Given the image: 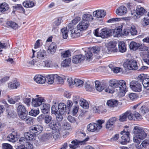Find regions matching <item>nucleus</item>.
<instances>
[{
    "instance_id": "1",
    "label": "nucleus",
    "mask_w": 149,
    "mask_h": 149,
    "mask_svg": "<svg viewBox=\"0 0 149 149\" xmlns=\"http://www.w3.org/2000/svg\"><path fill=\"white\" fill-rule=\"evenodd\" d=\"M43 130L42 126L40 125H34L31 127L30 128L29 131L25 133L24 137L20 138V141L25 142L26 139H29L30 140H34L36 136L40 133Z\"/></svg>"
},
{
    "instance_id": "2",
    "label": "nucleus",
    "mask_w": 149,
    "mask_h": 149,
    "mask_svg": "<svg viewBox=\"0 0 149 149\" xmlns=\"http://www.w3.org/2000/svg\"><path fill=\"white\" fill-rule=\"evenodd\" d=\"M109 85L113 88H118V94L120 97L124 96L127 91L126 82L123 80H111L109 82Z\"/></svg>"
},
{
    "instance_id": "3",
    "label": "nucleus",
    "mask_w": 149,
    "mask_h": 149,
    "mask_svg": "<svg viewBox=\"0 0 149 149\" xmlns=\"http://www.w3.org/2000/svg\"><path fill=\"white\" fill-rule=\"evenodd\" d=\"M132 133L134 134L133 140L135 143H139L141 141L145 139L147 136V134L141 127L134 126L132 131Z\"/></svg>"
},
{
    "instance_id": "4",
    "label": "nucleus",
    "mask_w": 149,
    "mask_h": 149,
    "mask_svg": "<svg viewBox=\"0 0 149 149\" xmlns=\"http://www.w3.org/2000/svg\"><path fill=\"white\" fill-rule=\"evenodd\" d=\"M96 123H92L87 126V130L89 132L98 133L102 128V124L104 122V120H98L96 121Z\"/></svg>"
},
{
    "instance_id": "5",
    "label": "nucleus",
    "mask_w": 149,
    "mask_h": 149,
    "mask_svg": "<svg viewBox=\"0 0 149 149\" xmlns=\"http://www.w3.org/2000/svg\"><path fill=\"white\" fill-rule=\"evenodd\" d=\"M56 122L54 120H52L51 123L49 124V126L51 129L52 130L50 132L52 134V137L55 139L58 138L60 135V130L58 127L57 125H56Z\"/></svg>"
},
{
    "instance_id": "6",
    "label": "nucleus",
    "mask_w": 149,
    "mask_h": 149,
    "mask_svg": "<svg viewBox=\"0 0 149 149\" xmlns=\"http://www.w3.org/2000/svg\"><path fill=\"white\" fill-rule=\"evenodd\" d=\"M94 34L95 36L101 37L102 38H107L111 35V31H108L106 28H103L101 30L97 28L95 30Z\"/></svg>"
},
{
    "instance_id": "7",
    "label": "nucleus",
    "mask_w": 149,
    "mask_h": 149,
    "mask_svg": "<svg viewBox=\"0 0 149 149\" xmlns=\"http://www.w3.org/2000/svg\"><path fill=\"white\" fill-rule=\"evenodd\" d=\"M123 66L130 70H137L139 68L137 61L134 59L127 60L124 62Z\"/></svg>"
},
{
    "instance_id": "8",
    "label": "nucleus",
    "mask_w": 149,
    "mask_h": 149,
    "mask_svg": "<svg viewBox=\"0 0 149 149\" xmlns=\"http://www.w3.org/2000/svg\"><path fill=\"white\" fill-rule=\"evenodd\" d=\"M123 135L121 137L120 142L122 145H125L128 143L130 141V130L128 131L124 129L120 132Z\"/></svg>"
},
{
    "instance_id": "9",
    "label": "nucleus",
    "mask_w": 149,
    "mask_h": 149,
    "mask_svg": "<svg viewBox=\"0 0 149 149\" xmlns=\"http://www.w3.org/2000/svg\"><path fill=\"white\" fill-rule=\"evenodd\" d=\"M137 79L142 81L144 87L149 90V76L146 74H141L138 76Z\"/></svg>"
},
{
    "instance_id": "10",
    "label": "nucleus",
    "mask_w": 149,
    "mask_h": 149,
    "mask_svg": "<svg viewBox=\"0 0 149 149\" xmlns=\"http://www.w3.org/2000/svg\"><path fill=\"white\" fill-rule=\"evenodd\" d=\"M131 89L135 92H140L142 91V86L141 83L136 81H132L130 83Z\"/></svg>"
},
{
    "instance_id": "11",
    "label": "nucleus",
    "mask_w": 149,
    "mask_h": 149,
    "mask_svg": "<svg viewBox=\"0 0 149 149\" xmlns=\"http://www.w3.org/2000/svg\"><path fill=\"white\" fill-rule=\"evenodd\" d=\"M48 83L52 84L54 82V80L62 82L63 81L62 78L57 74H52L49 75L47 77Z\"/></svg>"
},
{
    "instance_id": "12",
    "label": "nucleus",
    "mask_w": 149,
    "mask_h": 149,
    "mask_svg": "<svg viewBox=\"0 0 149 149\" xmlns=\"http://www.w3.org/2000/svg\"><path fill=\"white\" fill-rule=\"evenodd\" d=\"M117 120V118L116 117H112L110 118L106 122V128L109 130H112L114 127L115 123Z\"/></svg>"
},
{
    "instance_id": "13",
    "label": "nucleus",
    "mask_w": 149,
    "mask_h": 149,
    "mask_svg": "<svg viewBox=\"0 0 149 149\" xmlns=\"http://www.w3.org/2000/svg\"><path fill=\"white\" fill-rule=\"evenodd\" d=\"M89 139V136H87L86 138L82 141H73L71 142L72 144H70L69 146L71 148L75 149L78 147L79 144H83L85 143L86 142L88 141Z\"/></svg>"
},
{
    "instance_id": "14",
    "label": "nucleus",
    "mask_w": 149,
    "mask_h": 149,
    "mask_svg": "<svg viewBox=\"0 0 149 149\" xmlns=\"http://www.w3.org/2000/svg\"><path fill=\"white\" fill-rule=\"evenodd\" d=\"M116 42L114 41H110L107 44L108 53L116 52L117 51V48L116 47Z\"/></svg>"
},
{
    "instance_id": "15",
    "label": "nucleus",
    "mask_w": 149,
    "mask_h": 149,
    "mask_svg": "<svg viewBox=\"0 0 149 149\" xmlns=\"http://www.w3.org/2000/svg\"><path fill=\"white\" fill-rule=\"evenodd\" d=\"M45 101L44 98L42 97H39L35 98H33L32 100L31 105L33 107H39Z\"/></svg>"
},
{
    "instance_id": "16",
    "label": "nucleus",
    "mask_w": 149,
    "mask_h": 149,
    "mask_svg": "<svg viewBox=\"0 0 149 149\" xmlns=\"http://www.w3.org/2000/svg\"><path fill=\"white\" fill-rule=\"evenodd\" d=\"M55 125H56L61 131H63L66 130H70L71 127L70 124L68 123H64L62 122H56Z\"/></svg>"
},
{
    "instance_id": "17",
    "label": "nucleus",
    "mask_w": 149,
    "mask_h": 149,
    "mask_svg": "<svg viewBox=\"0 0 149 149\" xmlns=\"http://www.w3.org/2000/svg\"><path fill=\"white\" fill-rule=\"evenodd\" d=\"M59 113L61 114H65L67 113H69V109H68L66 107V105L64 103H60L58 105Z\"/></svg>"
},
{
    "instance_id": "18",
    "label": "nucleus",
    "mask_w": 149,
    "mask_h": 149,
    "mask_svg": "<svg viewBox=\"0 0 149 149\" xmlns=\"http://www.w3.org/2000/svg\"><path fill=\"white\" fill-rule=\"evenodd\" d=\"M89 26V24L88 22L82 20L78 24L77 26V28L81 32L86 30Z\"/></svg>"
},
{
    "instance_id": "19",
    "label": "nucleus",
    "mask_w": 149,
    "mask_h": 149,
    "mask_svg": "<svg viewBox=\"0 0 149 149\" xmlns=\"http://www.w3.org/2000/svg\"><path fill=\"white\" fill-rule=\"evenodd\" d=\"M127 11L126 7L124 6H121L117 8L116 13L117 15L119 16H122L126 14Z\"/></svg>"
},
{
    "instance_id": "20",
    "label": "nucleus",
    "mask_w": 149,
    "mask_h": 149,
    "mask_svg": "<svg viewBox=\"0 0 149 149\" xmlns=\"http://www.w3.org/2000/svg\"><path fill=\"white\" fill-rule=\"evenodd\" d=\"M93 15L97 18L104 17L106 15V12L103 10H97L93 12Z\"/></svg>"
},
{
    "instance_id": "21",
    "label": "nucleus",
    "mask_w": 149,
    "mask_h": 149,
    "mask_svg": "<svg viewBox=\"0 0 149 149\" xmlns=\"http://www.w3.org/2000/svg\"><path fill=\"white\" fill-rule=\"evenodd\" d=\"M17 137V134L16 131L13 132L9 134L7 137V140L12 142H15L16 141L15 139Z\"/></svg>"
},
{
    "instance_id": "22",
    "label": "nucleus",
    "mask_w": 149,
    "mask_h": 149,
    "mask_svg": "<svg viewBox=\"0 0 149 149\" xmlns=\"http://www.w3.org/2000/svg\"><path fill=\"white\" fill-rule=\"evenodd\" d=\"M61 22V18H57L52 24V31H55L58 28V26L60 25Z\"/></svg>"
},
{
    "instance_id": "23",
    "label": "nucleus",
    "mask_w": 149,
    "mask_h": 149,
    "mask_svg": "<svg viewBox=\"0 0 149 149\" xmlns=\"http://www.w3.org/2000/svg\"><path fill=\"white\" fill-rule=\"evenodd\" d=\"M71 36L73 38L79 37L81 35V31L77 28L74 29L70 31Z\"/></svg>"
},
{
    "instance_id": "24",
    "label": "nucleus",
    "mask_w": 149,
    "mask_h": 149,
    "mask_svg": "<svg viewBox=\"0 0 149 149\" xmlns=\"http://www.w3.org/2000/svg\"><path fill=\"white\" fill-rule=\"evenodd\" d=\"M34 79L36 82L40 84L44 83L46 81L45 77L40 75H36L34 77Z\"/></svg>"
},
{
    "instance_id": "25",
    "label": "nucleus",
    "mask_w": 149,
    "mask_h": 149,
    "mask_svg": "<svg viewBox=\"0 0 149 149\" xmlns=\"http://www.w3.org/2000/svg\"><path fill=\"white\" fill-rule=\"evenodd\" d=\"M95 88L96 90L99 92L102 91L105 89V84L101 83L98 81L96 80L95 81Z\"/></svg>"
},
{
    "instance_id": "26",
    "label": "nucleus",
    "mask_w": 149,
    "mask_h": 149,
    "mask_svg": "<svg viewBox=\"0 0 149 149\" xmlns=\"http://www.w3.org/2000/svg\"><path fill=\"white\" fill-rule=\"evenodd\" d=\"M31 98L30 95L26 94L24 97L22 99L23 103L25 104L27 106L29 107L30 106Z\"/></svg>"
},
{
    "instance_id": "27",
    "label": "nucleus",
    "mask_w": 149,
    "mask_h": 149,
    "mask_svg": "<svg viewBox=\"0 0 149 149\" xmlns=\"http://www.w3.org/2000/svg\"><path fill=\"white\" fill-rule=\"evenodd\" d=\"M57 48V45L56 43L52 42L49 47L48 52L51 54H54L56 52Z\"/></svg>"
},
{
    "instance_id": "28",
    "label": "nucleus",
    "mask_w": 149,
    "mask_h": 149,
    "mask_svg": "<svg viewBox=\"0 0 149 149\" xmlns=\"http://www.w3.org/2000/svg\"><path fill=\"white\" fill-rule=\"evenodd\" d=\"M46 51L43 50H41L38 52L37 53V60L39 59L42 60L46 56Z\"/></svg>"
},
{
    "instance_id": "29",
    "label": "nucleus",
    "mask_w": 149,
    "mask_h": 149,
    "mask_svg": "<svg viewBox=\"0 0 149 149\" xmlns=\"http://www.w3.org/2000/svg\"><path fill=\"white\" fill-rule=\"evenodd\" d=\"M84 59V57L82 55L79 54L74 56L73 57L72 61L75 63H79Z\"/></svg>"
},
{
    "instance_id": "30",
    "label": "nucleus",
    "mask_w": 149,
    "mask_h": 149,
    "mask_svg": "<svg viewBox=\"0 0 149 149\" xmlns=\"http://www.w3.org/2000/svg\"><path fill=\"white\" fill-rule=\"evenodd\" d=\"M44 63V67L48 68H52L54 67V64L52 60L49 59H47L43 61Z\"/></svg>"
},
{
    "instance_id": "31",
    "label": "nucleus",
    "mask_w": 149,
    "mask_h": 149,
    "mask_svg": "<svg viewBox=\"0 0 149 149\" xmlns=\"http://www.w3.org/2000/svg\"><path fill=\"white\" fill-rule=\"evenodd\" d=\"M9 5L7 3L4 2L0 3V12L3 13L8 11L9 9Z\"/></svg>"
},
{
    "instance_id": "32",
    "label": "nucleus",
    "mask_w": 149,
    "mask_h": 149,
    "mask_svg": "<svg viewBox=\"0 0 149 149\" xmlns=\"http://www.w3.org/2000/svg\"><path fill=\"white\" fill-rule=\"evenodd\" d=\"M19 85V83L16 79H15L12 82L9 84L8 86L11 88L14 89L17 88Z\"/></svg>"
},
{
    "instance_id": "33",
    "label": "nucleus",
    "mask_w": 149,
    "mask_h": 149,
    "mask_svg": "<svg viewBox=\"0 0 149 149\" xmlns=\"http://www.w3.org/2000/svg\"><path fill=\"white\" fill-rule=\"evenodd\" d=\"M79 104L84 109H88L89 108V104L88 102L84 99H80Z\"/></svg>"
},
{
    "instance_id": "34",
    "label": "nucleus",
    "mask_w": 149,
    "mask_h": 149,
    "mask_svg": "<svg viewBox=\"0 0 149 149\" xmlns=\"http://www.w3.org/2000/svg\"><path fill=\"white\" fill-rule=\"evenodd\" d=\"M52 137V134L51 133H45L42 136L41 140L43 141H45L50 139Z\"/></svg>"
},
{
    "instance_id": "35",
    "label": "nucleus",
    "mask_w": 149,
    "mask_h": 149,
    "mask_svg": "<svg viewBox=\"0 0 149 149\" xmlns=\"http://www.w3.org/2000/svg\"><path fill=\"white\" fill-rule=\"evenodd\" d=\"M50 105L47 104H43L41 107V109L42 113L47 114L49 111Z\"/></svg>"
},
{
    "instance_id": "36",
    "label": "nucleus",
    "mask_w": 149,
    "mask_h": 149,
    "mask_svg": "<svg viewBox=\"0 0 149 149\" xmlns=\"http://www.w3.org/2000/svg\"><path fill=\"white\" fill-rule=\"evenodd\" d=\"M118 48L119 51L121 52H125L126 50L125 43L123 41L120 42L118 44Z\"/></svg>"
},
{
    "instance_id": "37",
    "label": "nucleus",
    "mask_w": 149,
    "mask_h": 149,
    "mask_svg": "<svg viewBox=\"0 0 149 149\" xmlns=\"http://www.w3.org/2000/svg\"><path fill=\"white\" fill-rule=\"evenodd\" d=\"M93 16L90 14H85L82 17V20L85 22H89L91 21L93 19Z\"/></svg>"
},
{
    "instance_id": "38",
    "label": "nucleus",
    "mask_w": 149,
    "mask_h": 149,
    "mask_svg": "<svg viewBox=\"0 0 149 149\" xmlns=\"http://www.w3.org/2000/svg\"><path fill=\"white\" fill-rule=\"evenodd\" d=\"M23 5L26 8H32L34 6L35 3L32 1H27L24 2Z\"/></svg>"
},
{
    "instance_id": "39",
    "label": "nucleus",
    "mask_w": 149,
    "mask_h": 149,
    "mask_svg": "<svg viewBox=\"0 0 149 149\" xmlns=\"http://www.w3.org/2000/svg\"><path fill=\"white\" fill-rule=\"evenodd\" d=\"M139 46L140 44L133 41L131 42L130 45V49L133 50H136L138 49Z\"/></svg>"
},
{
    "instance_id": "40",
    "label": "nucleus",
    "mask_w": 149,
    "mask_h": 149,
    "mask_svg": "<svg viewBox=\"0 0 149 149\" xmlns=\"http://www.w3.org/2000/svg\"><path fill=\"white\" fill-rule=\"evenodd\" d=\"M146 12V10L143 7H138L136 10V13L138 15L142 16Z\"/></svg>"
},
{
    "instance_id": "41",
    "label": "nucleus",
    "mask_w": 149,
    "mask_h": 149,
    "mask_svg": "<svg viewBox=\"0 0 149 149\" xmlns=\"http://www.w3.org/2000/svg\"><path fill=\"white\" fill-rule=\"evenodd\" d=\"M84 81L79 79L75 78L74 85L77 87L80 88L83 86Z\"/></svg>"
},
{
    "instance_id": "42",
    "label": "nucleus",
    "mask_w": 149,
    "mask_h": 149,
    "mask_svg": "<svg viewBox=\"0 0 149 149\" xmlns=\"http://www.w3.org/2000/svg\"><path fill=\"white\" fill-rule=\"evenodd\" d=\"M122 26H119L115 30L114 33L115 36L117 37H120L122 35Z\"/></svg>"
},
{
    "instance_id": "43",
    "label": "nucleus",
    "mask_w": 149,
    "mask_h": 149,
    "mask_svg": "<svg viewBox=\"0 0 149 149\" xmlns=\"http://www.w3.org/2000/svg\"><path fill=\"white\" fill-rule=\"evenodd\" d=\"M17 110L18 113L28 112L25 107L23 104L19 105L17 107Z\"/></svg>"
},
{
    "instance_id": "44",
    "label": "nucleus",
    "mask_w": 149,
    "mask_h": 149,
    "mask_svg": "<svg viewBox=\"0 0 149 149\" xmlns=\"http://www.w3.org/2000/svg\"><path fill=\"white\" fill-rule=\"evenodd\" d=\"M20 139V138L19 139V143L20 144H25L26 143V145L27 146L28 148L29 149H32L33 148V144L30 143L29 141V140H30V139H26V141H25V142H21L19 140Z\"/></svg>"
},
{
    "instance_id": "45",
    "label": "nucleus",
    "mask_w": 149,
    "mask_h": 149,
    "mask_svg": "<svg viewBox=\"0 0 149 149\" xmlns=\"http://www.w3.org/2000/svg\"><path fill=\"white\" fill-rule=\"evenodd\" d=\"M107 104L110 107H116L118 104V102L114 100H109L107 102Z\"/></svg>"
},
{
    "instance_id": "46",
    "label": "nucleus",
    "mask_w": 149,
    "mask_h": 149,
    "mask_svg": "<svg viewBox=\"0 0 149 149\" xmlns=\"http://www.w3.org/2000/svg\"><path fill=\"white\" fill-rule=\"evenodd\" d=\"M130 34L132 36H135L137 33V31L135 26L132 25L130 27H129Z\"/></svg>"
},
{
    "instance_id": "47",
    "label": "nucleus",
    "mask_w": 149,
    "mask_h": 149,
    "mask_svg": "<svg viewBox=\"0 0 149 149\" xmlns=\"http://www.w3.org/2000/svg\"><path fill=\"white\" fill-rule=\"evenodd\" d=\"M62 33L63 38L64 39H66L68 37V31L67 30V28H64L62 29L61 30Z\"/></svg>"
},
{
    "instance_id": "48",
    "label": "nucleus",
    "mask_w": 149,
    "mask_h": 149,
    "mask_svg": "<svg viewBox=\"0 0 149 149\" xmlns=\"http://www.w3.org/2000/svg\"><path fill=\"white\" fill-rule=\"evenodd\" d=\"M39 59L36 60L35 61V66H37L39 68H41L42 67H44V63L43 61L41 60H39Z\"/></svg>"
},
{
    "instance_id": "49",
    "label": "nucleus",
    "mask_w": 149,
    "mask_h": 149,
    "mask_svg": "<svg viewBox=\"0 0 149 149\" xmlns=\"http://www.w3.org/2000/svg\"><path fill=\"white\" fill-rule=\"evenodd\" d=\"M39 113V109L38 108L36 109H32L29 112V115L34 116H36Z\"/></svg>"
},
{
    "instance_id": "50",
    "label": "nucleus",
    "mask_w": 149,
    "mask_h": 149,
    "mask_svg": "<svg viewBox=\"0 0 149 149\" xmlns=\"http://www.w3.org/2000/svg\"><path fill=\"white\" fill-rule=\"evenodd\" d=\"M119 120V121L121 122H123L127 121V114L126 111L120 116Z\"/></svg>"
},
{
    "instance_id": "51",
    "label": "nucleus",
    "mask_w": 149,
    "mask_h": 149,
    "mask_svg": "<svg viewBox=\"0 0 149 149\" xmlns=\"http://www.w3.org/2000/svg\"><path fill=\"white\" fill-rule=\"evenodd\" d=\"M7 24L8 26L15 29H16L18 27V24L15 22H7Z\"/></svg>"
},
{
    "instance_id": "52",
    "label": "nucleus",
    "mask_w": 149,
    "mask_h": 149,
    "mask_svg": "<svg viewBox=\"0 0 149 149\" xmlns=\"http://www.w3.org/2000/svg\"><path fill=\"white\" fill-rule=\"evenodd\" d=\"M70 62V60L69 59H65L62 62L61 66L65 68L68 67Z\"/></svg>"
},
{
    "instance_id": "53",
    "label": "nucleus",
    "mask_w": 149,
    "mask_h": 149,
    "mask_svg": "<svg viewBox=\"0 0 149 149\" xmlns=\"http://www.w3.org/2000/svg\"><path fill=\"white\" fill-rule=\"evenodd\" d=\"M59 111L58 109V107H57L56 104H54L52 106V113L56 115V114L59 113Z\"/></svg>"
},
{
    "instance_id": "54",
    "label": "nucleus",
    "mask_w": 149,
    "mask_h": 149,
    "mask_svg": "<svg viewBox=\"0 0 149 149\" xmlns=\"http://www.w3.org/2000/svg\"><path fill=\"white\" fill-rule=\"evenodd\" d=\"M25 119V123L29 125L33 124L35 121L34 118L30 117H27Z\"/></svg>"
},
{
    "instance_id": "55",
    "label": "nucleus",
    "mask_w": 149,
    "mask_h": 149,
    "mask_svg": "<svg viewBox=\"0 0 149 149\" xmlns=\"http://www.w3.org/2000/svg\"><path fill=\"white\" fill-rule=\"evenodd\" d=\"M71 53L70 50H68L61 53V56L63 58L68 57L71 56Z\"/></svg>"
},
{
    "instance_id": "56",
    "label": "nucleus",
    "mask_w": 149,
    "mask_h": 149,
    "mask_svg": "<svg viewBox=\"0 0 149 149\" xmlns=\"http://www.w3.org/2000/svg\"><path fill=\"white\" fill-rule=\"evenodd\" d=\"M84 86L85 89L87 91L91 92L93 90V87L89 82L86 83Z\"/></svg>"
},
{
    "instance_id": "57",
    "label": "nucleus",
    "mask_w": 149,
    "mask_h": 149,
    "mask_svg": "<svg viewBox=\"0 0 149 149\" xmlns=\"http://www.w3.org/2000/svg\"><path fill=\"white\" fill-rule=\"evenodd\" d=\"M75 79L72 77H69L67 81L71 87H72L74 85Z\"/></svg>"
},
{
    "instance_id": "58",
    "label": "nucleus",
    "mask_w": 149,
    "mask_h": 149,
    "mask_svg": "<svg viewBox=\"0 0 149 149\" xmlns=\"http://www.w3.org/2000/svg\"><path fill=\"white\" fill-rule=\"evenodd\" d=\"M141 114L144 115L149 111V109L145 106H142L141 108Z\"/></svg>"
},
{
    "instance_id": "59",
    "label": "nucleus",
    "mask_w": 149,
    "mask_h": 149,
    "mask_svg": "<svg viewBox=\"0 0 149 149\" xmlns=\"http://www.w3.org/2000/svg\"><path fill=\"white\" fill-rule=\"evenodd\" d=\"M2 149H13L12 146L10 144L3 143L2 144Z\"/></svg>"
},
{
    "instance_id": "60",
    "label": "nucleus",
    "mask_w": 149,
    "mask_h": 149,
    "mask_svg": "<svg viewBox=\"0 0 149 149\" xmlns=\"http://www.w3.org/2000/svg\"><path fill=\"white\" fill-rule=\"evenodd\" d=\"M111 69L115 73H118L122 71V69L120 68L116 67L113 66L111 68Z\"/></svg>"
},
{
    "instance_id": "61",
    "label": "nucleus",
    "mask_w": 149,
    "mask_h": 149,
    "mask_svg": "<svg viewBox=\"0 0 149 149\" xmlns=\"http://www.w3.org/2000/svg\"><path fill=\"white\" fill-rule=\"evenodd\" d=\"M104 90L106 92L111 93H113L114 92V88L110 86H108L107 88H106L105 87V89Z\"/></svg>"
},
{
    "instance_id": "62",
    "label": "nucleus",
    "mask_w": 149,
    "mask_h": 149,
    "mask_svg": "<svg viewBox=\"0 0 149 149\" xmlns=\"http://www.w3.org/2000/svg\"><path fill=\"white\" fill-rule=\"evenodd\" d=\"M45 122L46 124H48L52 121V117L49 115H46L45 116Z\"/></svg>"
},
{
    "instance_id": "63",
    "label": "nucleus",
    "mask_w": 149,
    "mask_h": 149,
    "mask_svg": "<svg viewBox=\"0 0 149 149\" xmlns=\"http://www.w3.org/2000/svg\"><path fill=\"white\" fill-rule=\"evenodd\" d=\"M126 113L127 114V118H128V119L130 120H132L133 118L134 115L132 113L131 111H126Z\"/></svg>"
},
{
    "instance_id": "64",
    "label": "nucleus",
    "mask_w": 149,
    "mask_h": 149,
    "mask_svg": "<svg viewBox=\"0 0 149 149\" xmlns=\"http://www.w3.org/2000/svg\"><path fill=\"white\" fill-rule=\"evenodd\" d=\"M130 34V28L129 27L124 29L122 32V35L127 36Z\"/></svg>"
}]
</instances>
